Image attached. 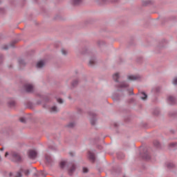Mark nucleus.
Listing matches in <instances>:
<instances>
[{
    "instance_id": "nucleus-2",
    "label": "nucleus",
    "mask_w": 177,
    "mask_h": 177,
    "mask_svg": "<svg viewBox=\"0 0 177 177\" xmlns=\"http://www.w3.org/2000/svg\"><path fill=\"white\" fill-rule=\"evenodd\" d=\"M21 172H23L25 175H28L30 174V171L28 169L23 170L22 169L20 170V171L17 172L15 177H21Z\"/></svg>"
},
{
    "instance_id": "nucleus-15",
    "label": "nucleus",
    "mask_w": 177,
    "mask_h": 177,
    "mask_svg": "<svg viewBox=\"0 0 177 177\" xmlns=\"http://www.w3.org/2000/svg\"><path fill=\"white\" fill-rule=\"evenodd\" d=\"M19 63L21 66H26V62H24V60L23 59H19Z\"/></svg>"
},
{
    "instance_id": "nucleus-19",
    "label": "nucleus",
    "mask_w": 177,
    "mask_h": 177,
    "mask_svg": "<svg viewBox=\"0 0 177 177\" xmlns=\"http://www.w3.org/2000/svg\"><path fill=\"white\" fill-rule=\"evenodd\" d=\"M127 86H128V84H127V83H122L120 85V88H127Z\"/></svg>"
},
{
    "instance_id": "nucleus-13",
    "label": "nucleus",
    "mask_w": 177,
    "mask_h": 177,
    "mask_svg": "<svg viewBox=\"0 0 177 177\" xmlns=\"http://www.w3.org/2000/svg\"><path fill=\"white\" fill-rule=\"evenodd\" d=\"M141 95H142V96L141 97V99L142 100H146V99H147V95H146V93L142 92Z\"/></svg>"
},
{
    "instance_id": "nucleus-32",
    "label": "nucleus",
    "mask_w": 177,
    "mask_h": 177,
    "mask_svg": "<svg viewBox=\"0 0 177 177\" xmlns=\"http://www.w3.org/2000/svg\"><path fill=\"white\" fill-rule=\"evenodd\" d=\"M133 90H131V93H133Z\"/></svg>"
},
{
    "instance_id": "nucleus-16",
    "label": "nucleus",
    "mask_w": 177,
    "mask_h": 177,
    "mask_svg": "<svg viewBox=\"0 0 177 177\" xmlns=\"http://www.w3.org/2000/svg\"><path fill=\"white\" fill-rule=\"evenodd\" d=\"M95 64V59H92L89 61V66H93Z\"/></svg>"
},
{
    "instance_id": "nucleus-20",
    "label": "nucleus",
    "mask_w": 177,
    "mask_h": 177,
    "mask_svg": "<svg viewBox=\"0 0 177 177\" xmlns=\"http://www.w3.org/2000/svg\"><path fill=\"white\" fill-rule=\"evenodd\" d=\"M62 55H67V50H64V48H63L62 50Z\"/></svg>"
},
{
    "instance_id": "nucleus-29",
    "label": "nucleus",
    "mask_w": 177,
    "mask_h": 177,
    "mask_svg": "<svg viewBox=\"0 0 177 177\" xmlns=\"http://www.w3.org/2000/svg\"><path fill=\"white\" fill-rule=\"evenodd\" d=\"M91 123L92 125H95V122H93V120H91Z\"/></svg>"
},
{
    "instance_id": "nucleus-21",
    "label": "nucleus",
    "mask_w": 177,
    "mask_h": 177,
    "mask_svg": "<svg viewBox=\"0 0 177 177\" xmlns=\"http://www.w3.org/2000/svg\"><path fill=\"white\" fill-rule=\"evenodd\" d=\"M173 84H174V85H177V77H175L173 80Z\"/></svg>"
},
{
    "instance_id": "nucleus-8",
    "label": "nucleus",
    "mask_w": 177,
    "mask_h": 177,
    "mask_svg": "<svg viewBox=\"0 0 177 177\" xmlns=\"http://www.w3.org/2000/svg\"><path fill=\"white\" fill-rule=\"evenodd\" d=\"M75 171V165H73L72 167L68 170L69 175H73V172Z\"/></svg>"
},
{
    "instance_id": "nucleus-22",
    "label": "nucleus",
    "mask_w": 177,
    "mask_h": 177,
    "mask_svg": "<svg viewBox=\"0 0 177 177\" xmlns=\"http://www.w3.org/2000/svg\"><path fill=\"white\" fill-rule=\"evenodd\" d=\"M57 102H58L60 104H62V103H63V100L58 98L57 99Z\"/></svg>"
},
{
    "instance_id": "nucleus-28",
    "label": "nucleus",
    "mask_w": 177,
    "mask_h": 177,
    "mask_svg": "<svg viewBox=\"0 0 177 177\" xmlns=\"http://www.w3.org/2000/svg\"><path fill=\"white\" fill-rule=\"evenodd\" d=\"M68 127H70L71 128L73 127H74V123H70V124H68Z\"/></svg>"
},
{
    "instance_id": "nucleus-6",
    "label": "nucleus",
    "mask_w": 177,
    "mask_h": 177,
    "mask_svg": "<svg viewBox=\"0 0 177 177\" xmlns=\"http://www.w3.org/2000/svg\"><path fill=\"white\" fill-rule=\"evenodd\" d=\"M88 158H89V160H91V161L94 162H95V153L89 151L88 152Z\"/></svg>"
},
{
    "instance_id": "nucleus-26",
    "label": "nucleus",
    "mask_w": 177,
    "mask_h": 177,
    "mask_svg": "<svg viewBox=\"0 0 177 177\" xmlns=\"http://www.w3.org/2000/svg\"><path fill=\"white\" fill-rule=\"evenodd\" d=\"M19 120L21 122H26V119H24V118H21Z\"/></svg>"
},
{
    "instance_id": "nucleus-10",
    "label": "nucleus",
    "mask_w": 177,
    "mask_h": 177,
    "mask_svg": "<svg viewBox=\"0 0 177 177\" xmlns=\"http://www.w3.org/2000/svg\"><path fill=\"white\" fill-rule=\"evenodd\" d=\"M169 101L171 103V104H175V103H176L175 97H174L172 96L169 97Z\"/></svg>"
},
{
    "instance_id": "nucleus-3",
    "label": "nucleus",
    "mask_w": 177,
    "mask_h": 177,
    "mask_svg": "<svg viewBox=\"0 0 177 177\" xmlns=\"http://www.w3.org/2000/svg\"><path fill=\"white\" fill-rule=\"evenodd\" d=\"M25 89L26 92H32L34 91V86L30 84H26L25 85Z\"/></svg>"
},
{
    "instance_id": "nucleus-4",
    "label": "nucleus",
    "mask_w": 177,
    "mask_h": 177,
    "mask_svg": "<svg viewBox=\"0 0 177 177\" xmlns=\"http://www.w3.org/2000/svg\"><path fill=\"white\" fill-rule=\"evenodd\" d=\"M45 66V61L41 60L37 64V68H41V67H44Z\"/></svg>"
},
{
    "instance_id": "nucleus-30",
    "label": "nucleus",
    "mask_w": 177,
    "mask_h": 177,
    "mask_svg": "<svg viewBox=\"0 0 177 177\" xmlns=\"http://www.w3.org/2000/svg\"><path fill=\"white\" fill-rule=\"evenodd\" d=\"M8 156H9V153L6 152L5 154V157H8Z\"/></svg>"
},
{
    "instance_id": "nucleus-27",
    "label": "nucleus",
    "mask_w": 177,
    "mask_h": 177,
    "mask_svg": "<svg viewBox=\"0 0 177 177\" xmlns=\"http://www.w3.org/2000/svg\"><path fill=\"white\" fill-rule=\"evenodd\" d=\"M145 160H150V155H146V156H145Z\"/></svg>"
},
{
    "instance_id": "nucleus-25",
    "label": "nucleus",
    "mask_w": 177,
    "mask_h": 177,
    "mask_svg": "<svg viewBox=\"0 0 177 177\" xmlns=\"http://www.w3.org/2000/svg\"><path fill=\"white\" fill-rule=\"evenodd\" d=\"M77 84H78V81L75 80V82H73L72 83V85H73V86H75V85H77Z\"/></svg>"
},
{
    "instance_id": "nucleus-31",
    "label": "nucleus",
    "mask_w": 177,
    "mask_h": 177,
    "mask_svg": "<svg viewBox=\"0 0 177 177\" xmlns=\"http://www.w3.org/2000/svg\"><path fill=\"white\" fill-rule=\"evenodd\" d=\"M10 106H15V102H12L10 104Z\"/></svg>"
},
{
    "instance_id": "nucleus-5",
    "label": "nucleus",
    "mask_w": 177,
    "mask_h": 177,
    "mask_svg": "<svg viewBox=\"0 0 177 177\" xmlns=\"http://www.w3.org/2000/svg\"><path fill=\"white\" fill-rule=\"evenodd\" d=\"M13 158H15V161H21V157H20V155L18 153H13L12 155Z\"/></svg>"
},
{
    "instance_id": "nucleus-18",
    "label": "nucleus",
    "mask_w": 177,
    "mask_h": 177,
    "mask_svg": "<svg viewBox=\"0 0 177 177\" xmlns=\"http://www.w3.org/2000/svg\"><path fill=\"white\" fill-rule=\"evenodd\" d=\"M39 175H41V176H46V174L45 171H41L39 173Z\"/></svg>"
},
{
    "instance_id": "nucleus-11",
    "label": "nucleus",
    "mask_w": 177,
    "mask_h": 177,
    "mask_svg": "<svg viewBox=\"0 0 177 177\" xmlns=\"http://www.w3.org/2000/svg\"><path fill=\"white\" fill-rule=\"evenodd\" d=\"M82 2V0H73V5H80Z\"/></svg>"
},
{
    "instance_id": "nucleus-24",
    "label": "nucleus",
    "mask_w": 177,
    "mask_h": 177,
    "mask_svg": "<svg viewBox=\"0 0 177 177\" xmlns=\"http://www.w3.org/2000/svg\"><path fill=\"white\" fill-rule=\"evenodd\" d=\"M83 172H84V174H86V172H88V168L83 167Z\"/></svg>"
},
{
    "instance_id": "nucleus-23",
    "label": "nucleus",
    "mask_w": 177,
    "mask_h": 177,
    "mask_svg": "<svg viewBox=\"0 0 177 177\" xmlns=\"http://www.w3.org/2000/svg\"><path fill=\"white\" fill-rule=\"evenodd\" d=\"M173 167H174V164L173 163H169V164L167 165V167L168 168H173Z\"/></svg>"
},
{
    "instance_id": "nucleus-9",
    "label": "nucleus",
    "mask_w": 177,
    "mask_h": 177,
    "mask_svg": "<svg viewBox=\"0 0 177 177\" xmlns=\"http://www.w3.org/2000/svg\"><path fill=\"white\" fill-rule=\"evenodd\" d=\"M113 78L114 81L116 82H118V78H120V74L119 73H115L113 75Z\"/></svg>"
},
{
    "instance_id": "nucleus-7",
    "label": "nucleus",
    "mask_w": 177,
    "mask_h": 177,
    "mask_svg": "<svg viewBox=\"0 0 177 177\" xmlns=\"http://www.w3.org/2000/svg\"><path fill=\"white\" fill-rule=\"evenodd\" d=\"M128 80H130V81H136V80H139L138 75H130L128 77Z\"/></svg>"
},
{
    "instance_id": "nucleus-14",
    "label": "nucleus",
    "mask_w": 177,
    "mask_h": 177,
    "mask_svg": "<svg viewBox=\"0 0 177 177\" xmlns=\"http://www.w3.org/2000/svg\"><path fill=\"white\" fill-rule=\"evenodd\" d=\"M66 164H67V162H66L65 160H63L60 162V167L62 168H64Z\"/></svg>"
},
{
    "instance_id": "nucleus-12",
    "label": "nucleus",
    "mask_w": 177,
    "mask_h": 177,
    "mask_svg": "<svg viewBox=\"0 0 177 177\" xmlns=\"http://www.w3.org/2000/svg\"><path fill=\"white\" fill-rule=\"evenodd\" d=\"M50 111L52 113H57V107H56V106L51 107Z\"/></svg>"
},
{
    "instance_id": "nucleus-17",
    "label": "nucleus",
    "mask_w": 177,
    "mask_h": 177,
    "mask_svg": "<svg viewBox=\"0 0 177 177\" xmlns=\"http://www.w3.org/2000/svg\"><path fill=\"white\" fill-rule=\"evenodd\" d=\"M46 160L48 161V162H50V161H52V159L49 156H46Z\"/></svg>"
},
{
    "instance_id": "nucleus-1",
    "label": "nucleus",
    "mask_w": 177,
    "mask_h": 177,
    "mask_svg": "<svg viewBox=\"0 0 177 177\" xmlns=\"http://www.w3.org/2000/svg\"><path fill=\"white\" fill-rule=\"evenodd\" d=\"M37 151L34 149L29 150L28 152V156L29 158H31L32 160H34V158H37Z\"/></svg>"
}]
</instances>
